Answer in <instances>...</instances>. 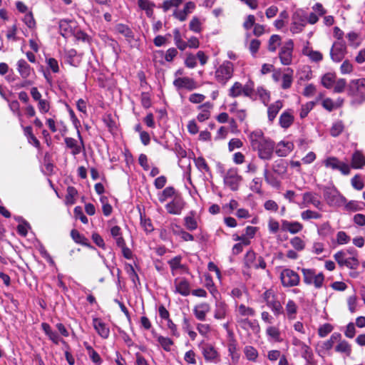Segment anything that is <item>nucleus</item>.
Listing matches in <instances>:
<instances>
[{"instance_id": "f257e3e1", "label": "nucleus", "mask_w": 365, "mask_h": 365, "mask_svg": "<svg viewBox=\"0 0 365 365\" xmlns=\"http://www.w3.org/2000/svg\"><path fill=\"white\" fill-rule=\"evenodd\" d=\"M249 139L252 149L257 152V155L260 159L269 160L272 158L275 143L271 139L264 137L261 130L250 133Z\"/></svg>"}, {"instance_id": "f03ea898", "label": "nucleus", "mask_w": 365, "mask_h": 365, "mask_svg": "<svg viewBox=\"0 0 365 365\" xmlns=\"http://www.w3.org/2000/svg\"><path fill=\"white\" fill-rule=\"evenodd\" d=\"M347 95L351 98V104L359 106L365 102V78L351 80L347 85Z\"/></svg>"}, {"instance_id": "7ed1b4c3", "label": "nucleus", "mask_w": 365, "mask_h": 365, "mask_svg": "<svg viewBox=\"0 0 365 365\" xmlns=\"http://www.w3.org/2000/svg\"><path fill=\"white\" fill-rule=\"evenodd\" d=\"M261 298L275 317H278L284 314L282 303L279 299L277 292L273 289L265 290L262 294Z\"/></svg>"}, {"instance_id": "20e7f679", "label": "nucleus", "mask_w": 365, "mask_h": 365, "mask_svg": "<svg viewBox=\"0 0 365 365\" xmlns=\"http://www.w3.org/2000/svg\"><path fill=\"white\" fill-rule=\"evenodd\" d=\"M234 73V65L229 61H225L215 71V80L219 84L225 86L232 78Z\"/></svg>"}, {"instance_id": "39448f33", "label": "nucleus", "mask_w": 365, "mask_h": 365, "mask_svg": "<svg viewBox=\"0 0 365 365\" xmlns=\"http://www.w3.org/2000/svg\"><path fill=\"white\" fill-rule=\"evenodd\" d=\"M323 195L327 203L331 207H341L346 202V198L335 187H325Z\"/></svg>"}, {"instance_id": "423d86ee", "label": "nucleus", "mask_w": 365, "mask_h": 365, "mask_svg": "<svg viewBox=\"0 0 365 365\" xmlns=\"http://www.w3.org/2000/svg\"><path fill=\"white\" fill-rule=\"evenodd\" d=\"M303 281L307 285H314L316 289L322 287L324 276L323 273H317L314 269H302Z\"/></svg>"}, {"instance_id": "0eeeda50", "label": "nucleus", "mask_w": 365, "mask_h": 365, "mask_svg": "<svg viewBox=\"0 0 365 365\" xmlns=\"http://www.w3.org/2000/svg\"><path fill=\"white\" fill-rule=\"evenodd\" d=\"M294 41L292 39H288L280 46L278 56L280 63L284 66H289L293 61Z\"/></svg>"}, {"instance_id": "6e6552de", "label": "nucleus", "mask_w": 365, "mask_h": 365, "mask_svg": "<svg viewBox=\"0 0 365 365\" xmlns=\"http://www.w3.org/2000/svg\"><path fill=\"white\" fill-rule=\"evenodd\" d=\"M322 163L327 168L339 170L344 175H348L350 173V165L346 163L340 161L336 157H327L323 160Z\"/></svg>"}, {"instance_id": "1a4fd4ad", "label": "nucleus", "mask_w": 365, "mask_h": 365, "mask_svg": "<svg viewBox=\"0 0 365 365\" xmlns=\"http://www.w3.org/2000/svg\"><path fill=\"white\" fill-rule=\"evenodd\" d=\"M253 83L252 82L243 86L240 82H235L229 89V96L232 98H237L242 95L250 97L253 93Z\"/></svg>"}, {"instance_id": "9d476101", "label": "nucleus", "mask_w": 365, "mask_h": 365, "mask_svg": "<svg viewBox=\"0 0 365 365\" xmlns=\"http://www.w3.org/2000/svg\"><path fill=\"white\" fill-rule=\"evenodd\" d=\"M224 183L232 190H237L242 181V176L238 174L237 168H230L223 176Z\"/></svg>"}, {"instance_id": "9b49d317", "label": "nucleus", "mask_w": 365, "mask_h": 365, "mask_svg": "<svg viewBox=\"0 0 365 365\" xmlns=\"http://www.w3.org/2000/svg\"><path fill=\"white\" fill-rule=\"evenodd\" d=\"M334 257L340 267H346L351 269H356L359 265L357 257H347L346 253L344 251L337 252L334 255Z\"/></svg>"}, {"instance_id": "f8f14e48", "label": "nucleus", "mask_w": 365, "mask_h": 365, "mask_svg": "<svg viewBox=\"0 0 365 365\" xmlns=\"http://www.w3.org/2000/svg\"><path fill=\"white\" fill-rule=\"evenodd\" d=\"M280 279L283 287H292L299 284L300 278L299 274L292 269H284L280 274Z\"/></svg>"}, {"instance_id": "ddd939ff", "label": "nucleus", "mask_w": 365, "mask_h": 365, "mask_svg": "<svg viewBox=\"0 0 365 365\" xmlns=\"http://www.w3.org/2000/svg\"><path fill=\"white\" fill-rule=\"evenodd\" d=\"M309 205H312L319 210H322L323 203L320 199V196L317 193L313 192H306L303 193L300 207L304 208Z\"/></svg>"}, {"instance_id": "4468645a", "label": "nucleus", "mask_w": 365, "mask_h": 365, "mask_svg": "<svg viewBox=\"0 0 365 365\" xmlns=\"http://www.w3.org/2000/svg\"><path fill=\"white\" fill-rule=\"evenodd\" d=\"M77 134L79 142L77 140L70 137H66L64 138L66 148L71 150V153L74 156L78 155L82 150L85 149L84 143L79 130H77Z\"/></svg>"}, {"instance_id": "2eb2a0df", "label": "nucleus", "mask_w": 365, "mask_h": 365, "mask_svg": "<svg viewBox=\"0 0 365 365\" xmlns=\"http://www.w3.org/2000/svg\"><path fill=\"white\" fill-rule=\"evenodd\" d=\"M174 292L183 297L188 296L191 292L190 284L184 277H178L173 282Z\"/></svg>"}, {"instance_id": "dca6fc26", "label": "nucleus", "mask_w": 365, "mask_h": 365, "mask_svg": "<svg viewBox=\"0 0 365 365\" xmlns=\"http://www.w3.org/2000/svg\"><path fill=\"white\" fill-rule=\"evenodd\" d=\"M346 53V46L341 41L334 42L331 50L330 56L332 61L340 62L343 60Z\"/></svg>"}, {"instance_id": "f3484780", "label": "nucleus", "mask_w": 365, "mask_h": 365, "mask_svg": "<svg viewBox=\"0 0 365 365\" xmlns=\"http://www.w3.org/2000/svg\"><path fill=\"white\" fill-rule=\"evenodd\" d=\"M174 86L178 89H186L192 91L197 88V82L189 77H178L173 81Z\"/></svg>"}, {"instance_id": "a211bd4d", "label": "nucleus", "mask_w": 365, "mask_h": 365, "mask_svg": "<svg viewBox=\"0 0 365 365\" xmlns=\"http://www.w3.org/2000/svg\"><path fill=\"white\" fill-rule=\"evenodd\" d=\"M307 25V19L300 12L297 11L292 16L290 31L292 34H299Z\"/></svg>"}, {"instance_id": "6ab92c4d", "label": "nucleus", "mask_w": 365, "mask_h": 365, "mask_svg": "<svg viewBox=\"0 0 365 365\" xmlns=\"http://www.w3.org/2000/svg\"><path fill=\"white\" fill-rule=\"evenodd\" d=\"M185 207V202L181 197L175 196L173 200L165 205L168 213L180 215Z\"/></svg>"}, {"instance_id": "aec40b11", "label": "nucleus", "mask_w": 365, "mask_h": 365, "mask_svg": "<svg viewBox=\"0 0 365 365\" xmlns=\"http://www.w3.org/2000/svg\"><path fill=\"white\" fill-rule=\"evenodd\" d=\"M292 344L295 346L299 347L302 356L307 360L308 362L312 361L314 357V354L312 349L309 346L302 341L299 339L294 337L292 341Z\"/></svg>"}, {"instance_id": "412c9836", "label": "nucleus", "mask_w": 365, "mask_h": 365, "mask_svg": "<svg viewBox=\"0 0 365 365\" xmlns=\"http://www.w3.org/2000/svg\"><path fill=\"white\" fill-rule=\"evenodd\" d=\"M303 225L297 221H288L282 220L281 221V230L284 232H289L290 234L295 235L303 230Z\"/></svg>"}, {"instance_id": "4be33fe9", "label": "nucleus", "mask_w": 365, "mask_h": 365, "mask_svg": "<svg viewBox=\"0 0 365 365\" xmlns=\"http://www.w3.org/2000/svg\"><path fill=\"white\" fill-rule=\"evenodd\" d=\"M202 354L206 361L215 362L218 361L220 355L216 349L210 344H206L201 348Z\"/></svg>"}, {"instance_id": "5701e85b", "label": "nucleus", "mask_w": 365, "mask_h": 365, "mask_svg": "<svg viewBox=\"0 0 365 365\" xmlns=\"http://www.w3.org/2000/svg\"><path fill=\"white\" fill-rule=\"evenodd\" d=\"M210 311V305L207 302L200 303L195 305L192 309L195 318L200 321H205Z\"/></svg>"}, {"instance_id": "b1692460", "label": "nucleus", "mask_w": 365, "mask_h": 365, "mask_svg": "<svg viewBox=\"0 0 365 365\" xmlns=\"http://www.w3.org/2000/svg\"><path fill=\"white\" fill-rule=\"evenodd\" d=\"M294 144L289 141H280L275 146V153L279 157L288 155L294 149Z\"/></svg>"}, {"instance_id": "393cba45", "label": "nucleus", "mask_w": 365, "mask_h": 365, "mask_svg": "<svg viewBox=\"0 0 365 365\" xmlns=\"http://www.w3.org/2000/svg\"><path fill=\"white\" fill-rule=\"evenodd\" d=\"M16 66L17 71L24 79L28 78L31 76V73H34V68L24 59L19 60Z\"/></svg>"}, {"instance_id": "a878e982", "label": "nucleus", "mask_w": 365, "mask_h": 365, "mask_svg": "<svg viewBox=\"0 0 365 365\" xmlns=\"http://www.w3.org/2000/svg\"><path fill=\"white\" fill-rule=\"evenodd\" d=\"M265 333L268 340L270 341L282 342L283 341L281 331L277 326L269 325L266 328Z\"/></svg>"}, {"instance_id": "bb28decb", "label": "nucleus", "mask_w": 365, "mask_h": 365, "mask_svg": "<svg viewBox=\"0 0 365 365\" xmlns=\"http://www.w3.org/2000/svg\"><path fill=\"white\" fill-rule=\"evenodd\" d=\"M93 325L97 333L103 339L108 338L110 335V329L106 323L99 318L93 319Z\"/></svg>"}, {"instance_id": "cd10ccee", "label": "nucleus", "mask_w": 365, "mask_h": 365, "mask_svg": "<svg viewBox=\"0 0 365 365\" xmlns=\"http://www.w3.org/2000/svg\"><path fill=\"white\" fill-rule=\"evenodd\" d=\"M213 108V104L210 102H206L197 107L200 110L197 116V119L200 122H204L208 120L211 115V110Z\"/></svg>"}, {"instance_id": "c85d7f7f", "label": "nucleus", "mask_w": 365, "mask_h": 365, "mask_svg": "<svg viewBox=\"0 0 365 365\" xmlns=\"http://www.w3.org/2000/svg\"><path fill=\"white\" fill-rule=\"evenodd\" d=\"M298 305L293 299H288L285 304L284 314L289 320H293L296 318L298 312Z\"/></svg>"}, {"instance_id": "c756f323", "label": "nucleus", "mask_w": 365, "mask_h": 365, "mask_svg": "<svg viewBox=\"0 0 365 365\" xmlns=\"http://www.w3.org/2000/svg\"><path fill=\"white\" fill-rule=\"evenodd\" d=\"M309 43L307 42V45L302 49V53L308 56L312 62L319 63L322 61L323 60V54L318 51L313 50L309 46Z\"/></svg>"}, {"instance_id": "7c9ffc66", "label": "nucleus", "mask_w": 365, "mask_h": 365, "mask_svg": "<svg viewBox=\"0 0 365 365\" xmlns=\"http://www.w3.org/2000/svg\"><path fill=\"white\" fill-rule=\"evenodd\" d=\"M294 116L292 110H284L279 116V124L284 129L289 128L294 123Z\"/></svg>"}, {"instance_id": "2f4dec72", "label": "nucleus", "mask_w": 365, "mask_h": 365, "mask_svg": "<svg viewBox=\"0 0 365 365\" xmlns=\"http://www.w3.org/2000/svg\"><path fill=\"white\" fill-rule=\"evenodd\" d=\"M195 8V5L193 2H187L182 10H175L173 13L175 18L178 19L180 21H184L187 19V16L190 14Z\"/></svg>"}, {"instance_id": "473e14b6", "label": "nucleus", "mask_w": 365, "mask_h": 365, "mask_svg": "<svg viewBox=\"0 0 365 365\" xmlns=\"http://www.w3.org/2000/svg\"><path fill=\"white\" fill-rule=\"evenodd\" d=\"M228 306L224 302L216 299L215 309L214 312V317L216 319H223L226 317L227 314Z\"/></svg>"}, {"instance_id": "72a5a7b5", "label": "nucleus", "mask_w": 365, "mask_h": 365, "mask_svg": "<svg viewBox=\"0 0 365 365\" xmlns=\"http://www.w3.org/2000/svg\"><path fill=\"white\" fill-rule=\"evenodd\" d=\"M75 26V22L67 19H61L59 21V29L61 34L65 37H69L73 34V29Z\"/></svg>"}, {"instance_id": "f704fd0d", "label": "nucleus", "mask_w": 365, "mask_h": 365, "mask_svg": "<svg viewBox=\"0 0 365 365\" xmlns=\"http://www.w3.org/2000/svg\"><path fill=\"white\" fill-rule=\"evenodd\" d=\"M237 322L243 329H252L254 332L257 333L260 331V327L257 321H251L248 318H237Z\"/></svg>"}, {"instance_id": "c9c22d12", "label": "nucleus", "mask_w": 365, "mask_h": 365, "mask_svg": "<svg viewBox=\"0 0 365 365\" xmlns=\"http://www.w3.org/2000/svg\"><path fill=\"white\" fill-rule=\"evenodd\" d=\"M294 71L291 68L284 69L282 76L281 87L282 89H288L292 86L293 82Z\"/></svg>"}, {"instance_id": "e433bc0d", "label": "nucleus", "mask_w": 365, "mask_h": 365, "mask_svg": "<svg viewBox=\"0 0 365 365\" xmlns=\"http://www.w3.org/2000/svg\"><path fill=\"white\" fill-rule=\"evenodd\" d=\"M365 165V157L359 150L355 151L351 157V164L350 168L354 169H361Z\"/></svg>"}, {"instance_id": "4c0bfd02", "label": "nucleus", "mask_w": 365, "mask_h": 365, "mask_svg": "<svg viewBox=\"0 0 365 365\" xmlns=\"http://www.w3.org/2000/svg\"><path fill=\"white\" fill-rule=\"evenodd\" d=\"M283 107V102L280 100L275 101L272 103L267 109L268 119L270 122H272L278 114L279 111Z\"/></svg>"}, {"instance_id": "58836bf2", "label": "nucleus", "mask_w": 365, "mask_h": 365, "mask_svg": "<svg viewBox=\"0 0 365 365\" xmlns=\"http://www.w3.org/2000/svg\"><path fill=\"white\" fill-rule=\"evenodd\" d=\"M237 317L240 318L254 317L255 310L250 307H247L244 304H240L236 307Z\"/></svg>"}, {"instance_id": "ea45409f", "label": "nucleus", "mask_w": 365, "mask_h": 365, "mask_svg": "<svg viewBox=\"0 0 365 365\" xmlns=\"http://www.w3.org/2000/svg\"><path fill=\"white\" fill-rule=\"evenodd\" d=\"M41 328L50 340H51L55 344H59L61 338L58 334L56 331L53 330L48 324L45 322L42 323Z\"/></svg>"}, {"instance_id": "a19ab883", "label": "nucleus", "mask_w": 365, "mask_h": 365, "mask_svg": "<svg viewBox=\"0 0 365 365\" xmlns=\"http://www.w3.org/2000/svg\"><path fill=\"white\" fill-rule=\"evenodd\" d=\"M110 232V235L115 240L117 247L123 245L124 243H125V240L123 237L122 230L119 226L115 225L111 227Z\"/></svg>"}, {"instance_id": "79ce46f5", "label": "nucleus", "mask_w": 365, "mask_h": 365, "mask_svg": "<svg viewBox=\"0 0 365 365\" xmlns=\"http://www.w3.org/2000/svg\"><path fill=\"white\" fill-rule=\"evenodd\" d=\"M115 30L117 33L122 34L129 41L134 38L133 32L128 25L118 24L115 27Z\"/></svg>"}, {"instance_id": "37998d69", "label": "nucleus", "mask_w": 365, "mask_h": 365, "mask_svg": "<svg viewBox=\"0 0 365 365\" xmlns=\"http://www.w3.org/2000/svg\"><path fill=\"white\" fill-rule=\"evenodd\" d=\"M282 38L279 35L273 34L270 36L267 42V50L269 52L274 53L277 48L282 46Z\"/></svg>"}, {"instance_id": "c03bdc74", "label": "nucleus", "mask_w": 365, "mask_h": 365, "mask_svg": "<svg viewBox=\"0 0 365 365\" xmlns=\"http://www.w3.org/2000/svg\"><path fill=\"white\" fill-rule=\"evenodd\" d=\"M195 212L191 211L188 215L184 217V226L189 231H194L197 228V222L195 218Z\"/></svg>"}, {"instance_id": "a18cd8bd", "label": "nucleus", "mask_w": 365, "mask_h": 365, "mask_svg": "<svg viewBox=\"0 0 365 365\" xmlns=\"http://www.w3.org/2000/svg\"><path fill=\"white\" fill-rule=\"evenodd\" d=\"M338 342V344L335 346V351L338 353L344 354L346 356H349L351 354V344L345 341L341 340L336 341Z\"/></svg>"}, {"instance_id": "49530a36", "label": "nucleus", "mask_w": 365, "mask_h": 365, "mask_svg": "<svg viewBox=\"0 0 365 365\" xmlns=\"http://www.w3.org/2000/svg\"><path fill=\"white\" fill-rule=\"evenodd\" d=\"M341 338V334L337 332L333 333L328 340L322 343L321 346L322 350L329 351L330 349H332L334 343L336 342V341H340Z\"/></svg>"}, {"instance_id": "de8ad7c7", "label": "nucleus", "mask_w": 365, "mask_h": 365, "mask_svg": "<svg viewBox=\"0 0 365 365\" xmlns=\"http://www.w3.org/2000/svg\"><path fill=\"white\" fill-rule=\"evenodd\" d=\"M205 286L209 290L212 297L217 299L220 297V294L215 287L214 282L210 275L206 274L205 275Z\"/></svg>"}, {"instance_id": "09e8293b", "label": "nucleus", "mask_w": 365, "mask_h": 365, "mask_svg": "<svg viewBox=\"0 0 365 365\" xmlns=\"http://www.w3.org/2000/svg\"><path fill=\"white\" fill-rule=\"evenodd\" d=\"M264 178L267 184L269 185L274 187H278L280 185L279 181L277 180V178L271 173L268 168L267 165H266L264 172H263Z\"/></svg>"}, {"instance_id": "8fccbe9b", "label": "nucleus", "mask_w": 365, "mask_h": 365, "mask_svg": "<svg viewBox=\"0 0 365 365\" xmlns=\"http://www.w3.org/2000/svg\"><path fill=\"white\" fill-rule=\"evenodd\" d=\"M71 237L73 241L84 246H89L88 240L83 235H81L77 230H72L71 232Z\"/></svg>"}, {"instance_id": "3c124183", "label": "nucleus", "mask_w": 365, "mask_h": 365, "mask_svg": "<svg viewBox=\"0 0 365 365\" xmlns=\"http://www.w3.org/2000/svg\"><path fill=\"white\" fill-rule=\"evenodd\" d=\"M336 76L334 73H325L322 78V84L325 88L329 89L333 88L336 81Z\"/></svg>"}, {"instance_id": "603ef678", "label": "nucleus", "mask_w": 365, "mask_h": 365, "mask_svg": "<svg viewBox=\"0 0 365 365\" xmlns=\"http://www.w3.org/2000/svg\"><path fill=\"white\" fill-rule=\"evenodd\" d=\"M176 191L173 187H165L160 193L158 194V200L160 202H165L168 198L175 195Z\"/></svg>"}, {"instance_id": "864d4df0", "label": "nucleus", "mask_w": 365, "mask_h": 365, "mask_svg": "<svg viewBox=\"0 0 365 365\" xmlns=\"http://www.w3.org/2000/svg\"><path fill=\"white\" fill-rule=\"evenodd\" d=\"M173 37L175 44L178 49L180 51H184L187 48L186 42L183 41L180 31L178 29H175L173 30Z\"/></svg>"}, {"instance_id": "5fc2aeb1", "label": "nucleus", "mask_w": 365, "mask_h": 365, "mask_svg": "<svg viewBox=\"0 0 365 365\" xmlns=\"http://www.w3.org/2000/svg\"><path fill=\"white\" fill-rule=\"evenodd\" d=\"M300 216L303 220L307 221L309 220L320 219L322 215L318 212L312 210H306L301 212Z\"/></svg>"}, {"instance_id": "6e6d98bb", "label": "nucleus", "mask_w": 365, "mask_h": 365, "mask_svg": "<svg viewBox=\"0 0 365 365\" xmlns=\"http://www.w3.org/2000/svg\"><path fill=\"white\" fill-rule=\"evenodd\" d=\"M256 254L252 250H249L247 252L245 258H244V262L247 267L251 268L255 267V265L256 264Z\"/></svg>"}, {"instance_id": "4d7b16f0", "label": "nucleus", "mask_w": 365, "mask_h": 365, "mask_svg": "<svg viewBox=\"0 0 365 365\" xmlns=\"http://www.w3.org/2000/svg\"><path fill=\"white\" fill-rule=\"evenodd\" d=\"M156 339L165 351H170L171 350V346L174 344L171 339L163 336H156Z\"/></svg>"}, {"instance_id": "13d9d810", "label": "nucleus", "mask_w": 365, "mask_h": 365, "mask_svg": "<svg viewBox=\"0 0 365 365\" xmlns=\"http://www.w3.org/2000/svg\"><path fill=\"white\" fill-rule=\"evenodd\" d=\"M272 170L278 175H283L287 172L286 163L283 160H276L272 165Z\"/></svg>"}, {"instance_id": "bf43d9fd", "label": "nucleus", "mask_w": 365, "mask_h": 365, "mask_svg": "<svg viewBox=\"0 0 365 365\" xmlns=\"http://www.w3.org/2000/svg\"><path fill=\"white\" fill-rule=\"evenodd\" d=\"M181 259L182 257L180 256H176L168 261L173 275L175 274V272L178 269L184 268V266L181 264Z\"/></svg>"}, {"instance_id": "052dcab7", "label": "nucleus", "mask_w": 365, "mask_h": 365, "mask_svg": "<svg viewBox=\"0 0 365 365\" xmlns=\"http://www.w3.org/2000/svg\"><path fill=\"white\" fill-rule=\"evenodd\" d=\"M138 4L141 9L145 11L146 14L148 16H150L153 14L154 5L149 0H138Z\"/></svg>"}, {"instance_id": "680f3d73", "label": "nucleus", "mask_w": 365, "mask_h": 365, "mask_svg": "<svg viewBox=\"0 0 365 365\" xmlns=\"http://www.w3.org/2000/svg\"><path fill=\"white\" fill-rule=\"evenodd\" d=\"M195 164L196 167L197 168V169L200 172L209 173L210 171V169L207 162L205 161V158H203L202 157H198V158H195Z\"/></svg>"}, {"instance_id": "e2e57ef3", "label": "nucleus", "mask_w": 365, "mask_h": 365, "mask_svg": "<svg viewBox=\"0 0 365 365\" xmlns=\"http://www.w3.org/2000/svg\"><path fill=\"white\" fill-rule=\"evenodd\" d=\"M247 359L250 361H255L258 357V352L257 349L252 346H247L244 350Z\"/></svg>"}, {"instance_id": "0e129e2a", "label": "nucleus", "mask_w": 365, "mask_h": 365, "mask_svg": "<svg viewBox=\"0 0 365 365\" xmlns=\"http://www.w3.org/2000/svg\"><path fill=\"white\" fill-rule=\"evenodd\" d=\"M344 125L341 121H336L334 123H333L331 129H330V134L333 137H336L339 135L344 130Z\"/></svg>"}, {"instance_id": "69168bd1", "label": "nucleus", "mask_w": 365, "mask_h": 365, "mask_svg": "<svg viewBox=\"0 0 365 365\" xmlns=\"http://www.w3.org/2000/svg\"><path fill=\"white\" fill-rule=\"evenodd\" d=\"M315 103L313 101L307 102L305 104L302 105L300 110H299V116L301 118H304L307 116L308 113L313 109L314 107Z\"/></svg>"}, {"instance_id": "338daca9", "label": "nucleus", "mask_w": 365, "mask_h": 365, "mask_svg": "<svg viewBox=\"0 0 365 365\" xmlns=\"http://www.w3.org/2000/svg\"><path fill=\"white\" fill-rule=\"evenodd\" d=\"M317 232L320 236L327 237L332 233V229L330 224L327 222L318 227Z\"/></svg>"}, {"instance_id": "774afa93", "label": "nucleus", "mask_w": 365, "mask_h": 365, "mask_svg": "<svg viewBox=\"0 0 365 365\" xmlns=\"http://www.w3.org/2000/svg\"><path fill=\"white\" fill-rule=\"evenodd\" d=\"M78 192L74 187L69 186L67 188V194L66 196V203L73 205L75 203V197H76Z\"/></svg>"}]
</instances>
